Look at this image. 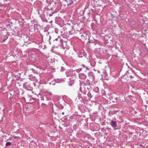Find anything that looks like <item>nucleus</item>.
<instances>
[{"label":"nucleus","instance_id":"bb28decb","mask_svg":"<svg viewBox=\"0 0 148 148\" xmlns=\"http://www.w3.org/2000/svg\"><path fill=\"white\" fill-rule=\"evenodd\" d=\"M14 138L15 139H16L18 137L17 136H14Z\"/></svg>","mask_w":148,"mask_h":148},{"label":"nucleus","instance_id":"412c9836","mask_svg":"<svg viewBox=\"0 0 148 148\" xmlns=\"http://www.w3.org/2000/svg\"><path fill=\"white\" fill-rule=\"evenodd\" d=\"M46 95L48 96H51L52 95V94L50 92H47L46 93Z\"/></svg>","mask_w":148,"mask_h":148},{"label":"nucleus","instance_id":"7c9ffc66","mask_svg":"<svg viewBox=\"0 0 148 148\" xmlns=\"http://www.w3.org/2000/svg\"><path fill=\"white\" fill-rule=\"evenodd\" d=\"M64 112H62V115H64Z\"/></svg>","mask_w":148,"mask_h":148},{"label":"nucleus","instance_id":"f257e3e1","mask_svg":"<svg viewBox=\"0 0 148 148\" xmlns=\"http://www.w3.org/2000/svg\"><path fill=\"white\" fill-rule=\"evenodd\" d=\"M105 40L106 41V45L108 47H114V45L113 42V38L112 37L108 36V35H105L104 37Z\"/></svg>","mask_w":148,"mask_h":148},{"label":"nucleus","instance_id":"a878e982","mask_svg":"<svg viewBox=\"0 0 148 148\" xmlns=\"http://www.w3.org/2000/svg\"><path fill=\"white\" fill-rule=\"evenodd\" d=\"M74 116V115H73V116H70V118H72Z\"/></svg>","mask_w":148,"mask_h":148},{"label":"nucleus","instance_id":"4be33fe9","mask_svg":"<svg viewBox=\"0 0 148 148\" xmlns=\"http://www.w3.org/2000/svg\"><path fill=\"white\" fill-rule=\"evenodd\" d=\"M76 71L78 73H79V72H80L81 71H82V67H81V68H79V69H76Z\"/></svg>","mask_w":148,"mask_h":148},{"label":"nucleus","instance_id":"2f4dec72","mask_svg":"<svg viewBox=\"0 0 148 148\" xmlns=\"http://www.w3.org/2000/svg\"><path fill=\"white\" fill-rule=\"evenodd\" d=\"M66 116H64V119H66Z\"/></svg>","mask_w":148,"mask_h":148},{"label":"nucleus","instance_id":"f03ea898","mask_svg":"<svg viewBox=\"0 0 148 148\" xmlns=\"http://www.w3.org/2000/svg\"><path fill=\"white\" fill-rule=\"evenodd\" d=\"M32 86V85L29 82H25L23 84V87L28 90H32L33 88Z\"/></svg>","mask_w":148,"mask_h":148},{"label":"nucleus","instance_id":"39448f33","mask_svg":"<svg viewBox=\"0 0 148 148\" xmlns=\"http://www.w3.org/2000/svg\"><path fill=\"white\" fill-rule=\"evenodd\" d=\"M80 36L81 37V39H84L86 38V33L83 32V31L82 30H81L79 32Z\"/></svg>","mask_w":148,"mask_h":148},{"label":"nucleus","instance_id":"4c0bfd02","mask_svg":"<svg viewBox=\"0 0 148 148\" xmlns=\"http://www.w3.org/2000/svg\"><path fill=\"white\" fill-rule=\"evenodd\" d=\"M47 34H49V32H48V33H47Z\"/></svg>","mask_w":148,"mask_h":148},{"label":"nucleus","instance_id":"1a4fd4ad","mask_svg":"<svg viewBox=\"0 0 148 148\" xmlns=\"http://www.w3.org/2000/svg\"><path fill=\"white\" fill-rule=\"evenodd\" d=\"M110 125L113 128L116 127L117 126V124L115 121H112L110 123Z\"/></svg>","mask_w":148,"mask_h":148},{"label":"nucleus","instance_id":"c9c22d12","mask_svg":"<svg viewBox=\"0 0 148 148\" xmlns=\"http://www.w3.org/2000/svg\"><path fill=\"white\" fill-rule=\"evenodd\" d=\"M56 40H57V39H56Z\"/></svg>","mask_w":148,"mask_h":148},{"label":"nucleus","instance_id":"5701e85b","mask_svg":"<svg viewBox=\"0 0 148 148\" xmlns=\"http://www.w3.org/2000/svg\"><path fill=\"white\" fill-rule=\"evenodd\" d=\"M73 81H69V84L70 86H71L73 84Z\"/></svg>","mask_w":148,"mask_h":148},{"label":"nucleus","instance_id":"f704fd0d","mask_svg":"<svg viewBox=\"0 0 148 148\" xmlns=\"http://www.w3.org/2000/svg\"><path fill=\"white\" fill-rule=\"evenodd\" d=\"M97 72H98V73H100V72H99V71H97Z\"/></svg>","mask_w":148,"mask_h":148},{"label":"nucleus","instance_id":"20e7f679","mask_svg":"<svg viewBox=\"0 0 148 148\" xmlns=\"http://www.w3.org/2000/svg\"><path fill=\"white\" fill-rule=\"evenodd\" d=\"M10 33L8 32H7V34L5 35H3L1 36V38L2 40H1V42H3L5 40H6L8 37L10 35Z\"/></svg>","mask_w":148,"mask_h":148},{"label":"nucleus","instance_id":"393cba45","mask_svg":"<svg viewBox=\"0 0 148 148\" xmlns=\"http://www.w3.org/2000/svg\"><path fill=\"white\" fill-rule=\"evenodd\" d=\"M129 76L131 79H132L134 77H132V75H130Z\"/></svg>","mask_w":148,"mask_h":148},{"label":"nucleus","instance_id":"6ab92c4d","mask_svg":"<svg viewBox=\"0 0 148 148\" xmlns=\"http://www.w3.org/2000/svg\"><path fill=\"white\" fill-rule=\"evenodd\" d=\"M87 96L89 98H90L92 97V96L90 92H88L87 94Z\"/></svg>","mask_w":148,"mask_h":148},{"label":"nucleus","instance_id":"0eeeda50","mask_svg":"<svg viewBox=\"0 0 148 148\" xmlns=\"http://www.w3.org/2000/svg\"><path fill=\"white\" fill-rule=\"evenodd\" d=\"M79 77L81 79H85L86 78V74L81 73L79 74Z\"/></svg>","mask_w":148,"mask_h":148},{"label":"nucleus","instance_id":"6e6552de","mask_svg":"<svg viewBox=\"0 0 148 148\" xmlns=\"http://www.w3.org/2000/svg\"><path fill=\"white\" fill-rule=\"evenodd\" d=\"M12 26V22H9L6 24V28L8 29H10Z\"/></svg>","mask_w":148,"mask_h":148},{"label":"nucleus","instance_id":"ddd939ff","mask_svg":"<svg viewBox=\"0 0 148 148\" xmlns=\"http://www.w3.org/2000/svg\"><path fill=\"white\" fill-rule=\"evenodd\" d=\"M39 26L36 24H34V29L35 31H36L37 32H39L38 27Z\"/></svg>","mask_w":148,"mask_h":148},{"label":"nucleus","instance_id":"cd10ccee","mask_svg":"<svg viewBox=\"0 0 148 148\" xmlns=\"http://www.w3.org/2000/svg\"><path fill=\"white\" fill-rule=\"evenodd\" d=\"M69 34H72V33H71V32H70V31L69 32Z\"/></svg>","mask_w":148,"mask_h":148},{"label":"nucleus","instance_id":"f8f14e48","mask_svg":"<svg viewBox=\"0 0 148 148\" xmlns=\"http://www.w3.org/2000/svg\"><path fill=\"white\" fill-rule=\"evenodd\" d=\"M29 77H30L29 78L30 79L31 81H36V80L37 79L36 78L32 76V74H30L29 75Z\"/></svg>","mask_w":148,"mask_h":148},{"label":"nucleus","instance_id":"58836bf2","mask_svg":"<svg viewBox=\"0 0 148 148\" xmlns=\"http://www.w3.org/2000/svg\"><path fill=\"white\" fill-rule=\"evenodd\" d=\"M63 107H62V109H63Z\"/></svg>","mask_w":148,"mask_h":148},{"label":"nucleus","instance_id":"473e14b6","mask_svg":"<svg viewBox=\"0 0 148 148\" xmlns=\"http://www.w3.org/2000/svg\"><path fill=\"white\" fill-rule=\"evenodd\" d=\"M76 1H79V0H75Z\"/></svg>","mask_w":148,"mask_h":148},{"label":"nucleus","instance_id":"7ed1b4c3","mask_svg":"<svg viewBox=\"0 0 148 148\" xmlns=\"http://www.w3.org/2000/svg\"><path fill=\"white\" fill-rule=\"evenodd\" d=\"M82 67V71L84 72L86 74L90 72V71L89 69L87 66H85L84 65H82L81 66Z\"/></svg>","mask_w":148,"mask_h":148},{"label":"nucleus","instance_id":"c756f323","mask_svg":"<svg viewBox=\"0 0 148 148\" xmlns=\"http://www.w3.org/2000/svg\"><path fill=\"white\" fill-rule=\"evenodd\" d=\"M66 0H63V2L64 3Z\"/></svg>","mask_w":148,"mask_h":148},{"label":"nucleus","instance_id":"b1692460","mask_svg":"<svg viewBox=\"0 0 148 148\" xmlns=\"http://www.w3.org/2000/svg\"><path fill=\"white\" fill-rule=\"evenodd\" d=\"M47 14V16H51L53 15V13H52L51 14H49V13H48Z\"/></svg>","mask_w":148,"mask_h":148},{"label":"nucleus","instance_id":"c85d7f7f","mask_svg":"<svg viewBox=\"0 0 148 148\" xmlns=\"http://www.w3.org/2000/svg\"><path fill=\"white\" fill-rule=\"evenodd\" d=\"M44 100V98L43 97H42L41 99V100Z\"/></svg>","mask_w":148,"mask_h":148},{"label":"nucleus","instance_id":"2eb2a0df","mask_svg":"<svg viewBox=\"0 0 148 148\" xmlns=\"http://www.w3.org/2000/svg\"><path fill=\"white\" fill-rule=\"evenodd\" d=\"M83 83L85 85H88L90 84V82L88 79H86L84 81Z\"/></svg>","mask_w":148,"mask_h":148},{"label":"nucleus","instance_id":"a211bd4d","mask_svg":"<svg viewBox=\"0 0 148 148\" xmlns=\"http://www.w3.org/2000/svg\"><path fill=\"white\" fill-rule=\"evenodd\" d=\"M94 91L97 93H98L99 91V88L98 87H96L94 89Z\"/></svg>","mask_w":148,"mask_h":148},{"label":"nucleus","instance_id":"f3484780","mask_svg":"<svg viewBox=\"0 0 148 148\" xmlns=\"http://www.w3.org/2000/svg\"><path fill=\"white\" fill-rule=\"evenodd\" d=\"M29 72H33L34 73H37V72L36 71V70L33 69H30L29 70Z\"/></svg>","mask_w":148,"mask_h":148},{"label":"nucleus","instance_id":"423d86ee","mask_svg":"<svg viewBox=\"0 0 148 148\" xmlns=\"http://www.w3.org/2000/svg\"><path fill=\"white\" fill-rule=\"evenodd\" d=\"M97 50L99 51L100 54L106 53H107V51L104 49L99 48Z\"/></svg>","mask_w":148,"mask_h":148},{"label":"nucleus","instance_id":"9d476101","mask_svg":"<svg viewBox=\"0 0 148 148\" xmlns=\"http://www.w3.org/2000/svg\"><path fill=\"white\" fill-rule=\"evenodd\" d=\"M80 91L83 94L86 95L87 91L85 90V89L84 87L82 88L80 87L79 89Z\"/></svg>","mask_w":148,"mask_h":148},{"label":"nucleus","instance_id":"4468645a","mask_svg":"<svg viewBox=\"0 0 148 148\" xmlns=\"http://www.w3.org/2000/svg\"><path fill=\"white\" fill-rule=\"evenodd\" d=\"M64 3L68 5H71L73 3V1L72 0H66Z\"/></svg>","mask_w":148,"mask_h":148},{"label":"nucleus","instance_id":"dca6fc26","mask_svg":"<svg viewBox=\"0 0 148 148\" xmlns=\"http://www.w3.org/2000/svg\"><path fill=\"white\" fill-rule=\"evenodd\" d=\"M113 102H116V103L118 104L119 103V100L118 99V98L117 97H114V100L113 101Z\"/></svg>","mask_w":148,"mask_h":148},{"label":"nucleus","instance_id":"72a5a7b5","mask_svg":"<svg viewBox=\"0 0 148 148\" xmlns=\"http://www.w3.org/2000/svg\"><path fill=\"white\" fill-rule=\"evenodd\" d=\"M92 43H94V45H96V43H95V42H92Z\"/></svg>","mask_w":148,"mask_h":148},{"label":"nucleus","instance_id":"e433bc0d","mask_svg":"<svg viewBox=\"0 0 148 148\" xmlns=\"http://www.w3.org/2000/svg\"><path fill=\"white\" fill-rule=\"evenodd\" d=\"M49 38H50H50H51V36H49Z\"/></svg>","mask_w":148,"mask_h":148},{"label":"nucleus","instance_id":"9b49d317","mask_svg":"<svg viewBox=\"0 0 148 148\" xmlns=\"http://www.w3.org/2000/svg\"><path fill=\"white\" fill-rule=\"evenodd\" d=\"M66 76L67 77L72 76L73 75L72 71H66Z\"/></svg>","mask_w":148,"mask_h":148},{"label":"nucleus","instance_id":"aec40b11","mask_svg":"<svg viewBox=\"0 0 148 148\" xmlns=\"http://www.w3.org/2000/svg\"><path fill=\"white\" fill-rule=\"evenodd\" d=\"M11 145V143L10 142H7L5 144L6 146H10Z\"/></svg>","mask_w":148,"mask_h":148}]
</instances>
